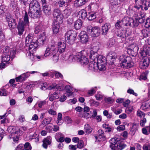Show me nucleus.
Here are the masks:
<instances>
[{"mask_svg":"<svg viewBox=\"0 0 150 150\" xmlns=\"http://www.w3.org/2000/svg\"><path fill=\"white\" fill-rule=\"evenodd\" d=\"M138 47L135 45H132L128 48V52L133 56H136L137 54Z\"/></svg>","mask_w":150,"mask_h":150,"instance_id":"nucleus-13","label":"nucleus"},{"mask_svg":"<svg viewBox=\"0 0 150 150\" xmlns=\"http://www.w3.org/2000/svg\"><path fill=\"white\" fill-rule=\"evenodd\" d=\"M65 121L67 124L71 123L72 122V120L69 116H67L65 117Z\"/></svg>","mask_w":150,"mask_h":150,"instance_id":"nucleus-63","label":"nucleus"},{"mask_svg":"<svg viewBox=\"0 0 150 150\" xmlns=\"http://www.w3.org/2000/svg\"><path fill=\"white\" fill-rule=\"evenodd\" d=\"M8 95V92L6 89L3 88L0 89V96H6Z\"/></svg>","mask_w":150,"mask_h":150,"instance_id":"nucleus-39","label":"nucleus"},{"mask_svg":"<svg viewBox=\"0 0 150 150\" xmlns=\"http://www.w3.org/2000/svg\"><path fill=\"white\" fill-rule=\"evenodd\" d=\"M58 52L61 53L64 51L66 45V43L64 42H59L58 43Z\"/></svg>","mask_w":150,"mask_h":150,"instance_id":"nucleus-16","label":"nucleus"},{"mask_svg":"<svg viewBox=\"0 0 150 150\" xmlns=\"http://www.w3.org/2000/svg\"><path fill=\"white\" fill-rule=\"evenodd\" d=\"M29 73V72L27 71L25 73H24L19 76L17 77L16 78V81L17 82H22L24 81L30 76Z\"/></svg>","mask_w":150,"mask_h":150,"instance_id":"nucleus-12","label":"nucleus"},{"mask_svg":"<svg viewBox=\"0 0 150 150\" xmlns=\"http://www.w3.org/2000/svg\"><path fill=\"white\" fill-rule=\"evenodd\" d=\"M138 126V124L136 123H134L132 124L130 131L132 134L133 135L134 134L135 132L137 129Z\"/></svg>","mask_w":150,"mask_h":150,"instance_id":"nucleus-28","label":"nucleus"},{"mask_svg":"<svg viewBox=\"0 0 150 150\" xmlns=\"http://www.w3.org/2000/svg\"><path fill=\"white\" fill-rule=\"evenodd\" d=\"M43 10L44 13L47 16H50L51 13V7L47 5L43 7Z\"/></svg>","mask_w":150,"mask_h":150,"instance_id":"nucleus-24","label":"nucleus"},{"mask_svg":"<svg viewBox=\"0 0 150 150\" xmlns=\"http://www.w3.org/2000/svg\"><path fill=\"white\" fill-rule=\"evenodd\" d=\"M13 57V56L2 54V60L3 62H7L10 60V58Z\"/></svg>","mask_w":150,"mask_h":150,"instance_id":"nucleus-34","label":"nucleus"},{"mask_svg":"<svg viewBox=\"0 0 150 150\" xmlns=\"http://www.w3.org/2000/svg\"><path fill=\"white\" fill-rule=\"evenodd\" d=\"M88 0H76L74 1L75 6L76 7L81 6L84 5Z\"/></svg>","mask_w":150,"mask_h":150,"instance_id":"nucleus-21","label":"nucleus"},{"mask_svg":"<svg viewBox=\"0 0 150 150\" xmlns=\"http://www.w3.org/2000/svg\"><path fill=\"white\" fill-rule=\"evenodd\" d=\"M62 23L59 21L54 20L52 26V29L54 34H56L58 32L60 26V23Z\"/></svg>","mask_w":150,"mask_h":150,"instance_id":"nucleus-7","label":"nucleus"},{"mask_svg":"<svg viewBox=\"0 0 150 150\" xmlns=\"http://www.w3.org/2000/svg\"><path fill=\"white\" fill-rule=\"evenodd\" d=\"M79 15L81 16L82 19H85L86 17L87 18V14L86 11L85 10H82L79 11Z\"/></svg>","mask_w":150,"mask_h":150,"instance_id":"nucleus-35","label":"nucleus"},{"mask_svg":"<svg viewBox=\"0 0 150 150\" xmlns=\"http://www.w3.org/2000/svg\"><path fill=\"white\" fill-rule=\"evenodd\" d=\"M116 34L118 37L121 38H124L126 37L125 34V31L122 30H119L116 33Z\"/></svg>","mask_w":150,"mask_h":150,"instance_id":"nucleus-31","label":"nucleus"},{"mask_svg":"<svg viewBox=\"0 0 150 150\" xmlns=\"http://www.w3.org/2000/svg\"><path fill=\"white\" fill-rule=\"evenodd\" d=\"M79 36L82 43H85L88 41V37L86 32L81 31L79 35Z\"/></svg>","mask_w":150,"mask_h":150,"instance_id":"nucleus-10","label":"nucleus"},{"mask_svg":"<svg viewBox=\"0 0 150 150\" xmlns=\"http://www.w3.org/2000/svg\"><path fill=\"white\" fill-rule=\"evenodd\" d=\"M16 53L15 50L12 48H10L8 47H5L4 50L3 54L6 55L14 56Z\"/></svg>","mask_w":150,"mask_h":150,"instance_id":"nucleus-11","label":"nucleus"},{"mask_svg":"<svg viewBox=\"0 0 150 150\" xmlns=\"http://www.w3.org/2000/svg\"><path fill=\"white\" fill-rule=\"evenodd\" d=\"M98 49V47L96 51L91 50L90 52V58L93 61L90 62L89 64L88 69L92 71H95L98 68L100 71L105 69V58L102 55H99L97 58V51Z\"/></svg>","mask_w":150,"mask_h":150,"instance_id":"nucleus-1","label":"nucleus"},{"mask_svg":"<svg viewBox=\"0 0 150 150\" xmlns=\"http://www.w3.org/2000/svg\"><path fill=\"white\" fill-rule=\"evenodd\" d=\"M52 55H53V56L51 57V59L54 62H57L59 58L58 54L56 53V54Z\"/></svg>","mask_w":150,"mask_h":150,"instance_id":"nucleus-48","label":"nucleus"},{"mask_svg":"<svg viewBox=\"0 0 150 150\" xmlns=\"http://www.w3.org/2000/svg\"><path fill=\"white\" fill-rule=\"evenodd\" d=\"M32 51H29V52H28L27 53V56L29 57L32 60H33L34 58V55Z\"/></svg>","mask_w":150,"mask_h":150,"instance_id":"nucleus-54","label":"nucleus"},{"mask_svg":"<svg viewBox=\"0 0 150 150\" xmlns=\"http://www.w3.org/2000/svg\"><path fill=\"white\" fill-rule=\"evenodd\" d=\"M138 20H139L140 23H143L145 20L144 17L142 16V14H139V16H138V17L136 18Z\"/></svg>","mask_w":150,"mask_h":150,"instance_id":"nucleus-52","label":"nucleus"},{"mask_svg":"<svg viewBox=\"0 0 150 150\" xmlns=\"http://www.w3.org/2000/svg\"><path fill=\"white\" fill-rule=\"evenodd\" d=\"M41 10L40 6L36 0L32 1L29 4V10Z\"/></svg>","mask_w":150,"mask_h":150,"instance_id":"nucleus-8","label":"nucleus"},{"mask_svg":"<svg viewBox=\"0 0 150 150\" xmlns=\"http://www.w3.org/2000/svg\"><path fill=\"white\" fill-rule=\"evenodd\" d=\"M137 115L140 117H141L142 116L144 117L145 116V114L141 110H138L137 112Z\"/></svg>","mask_w":150,"mask_h":150,"instance_id":"nucleus-61","label":"nucleus"},{"mask_svg":"<svg viewBox=\"0 0 150 150\" xmlns=\"http://www.w3.org/2000/svg\"><path fill=\"white\" fill-rule=\"evenodd\" d=\"M29 23L28 15L27 12L25 11L23 16V21H20L18 23L17 27L18 31L17 34L18 35L20 36L22 35L24 31L25 27L28 26Z\"/></svg>","mask_w":150,"mask_h":150,"instance_id":"nucleus-2","label":"nucleus"},{"mask_svg":"<svg viewBox=\"0 0 150 150\" xmlns=\"http://www.w3.org/2000/svg\"><path fill=\"white\" fill-rule=\"evenodd\" d=\"M84 147V142L82 140H80L77 144V147L79 149H82Z\"/></svg>","mask_w":150,"mask_h":150,"instance_id":"nucleus-46","label":"nucleus"},{"mask_svg":"<svg viewBox=\"0 0 150 150\" xmlns=\"http://www.w3.org/2000/svg\"><path fill=\"white\" fill-rule=\"evenodd\" d=\"M126 146V145L124 144L123 143H120L119 141L118 143H117V145H116V147H117L118 149L120 150L123 149Z\"/></svg>","mask_w":150,"mask_h":150,"instance_id":"nucleus-47","label":"nucleus"},{"mask_svg":"<svg viewBox=\"0 0 150 150\" xmlns=\"http://www.w3.org/2000/svg\"><path fill=\"white\" fill-rule=\"evenodd\" d=\"M144 9L146 10H147L148 8L150 7V0H145L144 2Z\"/></svg>","mask_w":150,"mask_h":150,"instance_id":"nucleus-41","label":"nucleus"},{"mask_svg":"<svg viewBox=\"0 0 150 150\" xmlns=\"http://www.w3.org/2000/svg\"><path fill=\"white\" fill-rule=\"evenodd\" d=\"M77 61L82 65H84L87 64L88 63V59L85 56L82 55L80 53H77Z\"/></svg>","mask_w":150,"mask_h":150,"instance_id":"nucleus-6","label":"nucleus"},{"mask_svg":"<svg viewBox=\"0 0 150 150\" xmlns=\"http://www.w3.org/2000/svg\"><path fill=\"white\" fill-rule=\"evenodd\" d=\"M100 32V30L98 27H94L91 35L93 37H98L99 35Z\"/></svg>","mask_w":150,"mask_h":150,"instance_id":"nucleus-18","label":"nucleus"},{"mask_svg":"<svg viewBox=\"0 0 150 150\" xmlns=\"http://www.w3.org/2000/svg\"><path fill=\"white\" fill-rule=\"evenodd\" d=\"M89 102L91 105L94 106L95 107H97L99 105V103L98 102L95 101L92 99L89 100Z\"/></svg>","mask_w":150,"mask_h":150,"instance_id":"nucleus-43","label":"nucleus"},{"mask_svg":"<svg viewBox=\"0 0 150 150\" xmlns=\"http://www.w3.org/2000/svg\"><path fill=\"white\" fill-rule=\"evenodd\" d=\"M66 2L64 0H59L57 2H56L54 4L55 6L59 5V7H62L65 5Z\"/></svg>","mask_w":150,"mask_h":150,"instance_id":"nucleus-32","label":"nucleus"},{"mask_svg":"<svg viewBox=\"0 0 150 150\" xmlns=\"http://www.w3.org/2000/svg\"><path fill=\"white\" fill-rule=\"evenodd\" d=\"M5 39L4 35L2 31V29L0 27V42L3 41Z\"/></svg>","mask_w":150,"mask_h":150,"instance_id":"nucleus-53","label":"nucleus"},{"mask_svg":"<svg viewBox=\"0 0 150 150\" xmlns=\"http://www.w3.org/2000/svg\"><path fill=\"white\" fill-rule=\"evenodd\" d=\"M104 100L106 103L108 104L112 103L114 102V100L110 97H105Z\"/></svg>","mask_w":150,"mask_h":150,"instance_id":"nucleus-44","label":"nucleus"},{"mask_svg":"<svg viewBox=\"0 0 150 150\" xmlns=\"http://www.w3.org/2000/svg\"><path fill=\"white\" fill-rule=\"evenodd\" d=\"M46 39V36L45 35V33H43L40 35L39 38L37 40H36L37 43L39 45H43L44 44Z\"/></svg>","mask_w":150,"mask_h":150,"instance_id":"nucleus-19","label":"nucleus"},{"mask_svg":"<svg viewBox=\"0 0 150 150\" xmlns=\"http://www.w3.org/2000/svg\"><path fill=\"white\" fill-rule=\"evenodd\" d=\"M150 100L146 101L142 103L141 108L142 110H145L150 107Z\"/></svg>","mask_w":150,"mask_h":150,"instance_id":"nucleus-26","label":"nucleus"},{"mask_svg":"<svg viewBox=\"0 0 150 150\" xmlns=\"http://www.w3.org/2000/svg\"><path fill=\"white\" fill-rule=\"evenodd\" d=\"M110 28L111 25L110 23H107L104 24L102 27V34L103 35H106Z\"/></svg>","mask_w":150,"mask_h":150,"instance_id":"nucleus-15","label":"nucleus"},{"mask_svg":"<svg viewBox=\"0 0 150 150\" xmlns=\"http://www.w3.org/2000/svg\"><path fill=\"white\" fill-rule=\"evenodd\" d=\"M52 138L50 137H47L44 139L43 140V144L42 146L45 149H47V145L50 144L51 143Z\"/></svg>","mask_w":150,"mask_h":150,"instance_id":"nucleus-17","label":"nucleus"},{"mask_svg":"<svg viewBox=\"0 0 150 150\" xmlns=\"http://www.w3.org/2000/svg\"><path fill=\"white\" fill-rule=\"evenodd\" d=\"M36 40V39L35 38H33L32 36L30 35H28L26 37L25 42L26 45H27V44L29 45L32 42H33V41H35Z\"/></svg>","mask_w":150,"mask_h":150,"instance_id":"nucleus-23","label":"nucleus"},{"mask_svg":"<svg viewBox=\"0 0 150 150\" xmlns=\"http://www.w3.org/2000/svg\"><path fill=\"white\" fill-rule=\"evenodd\" d=\"M117 139H115V138H112L110 140V142L111 144H113L115 145V146H116L117 143H118L119 141L117 140Z\"/></svg>","mask_w":150,"mask_h":150,"instance_id":"nucleus-51","label":"nucleus"},{"mask_svg":"<svg viewBox=\"0 0 150 150\" xmlns=\"http://www.w3.org/2000/svg\"><path fill=\"white\" fill-rule=\"evenodd\" d=\"M8 23V26L11 29L15 28L16 26V23L14 19H11V20L7 21Z\"/></svg>","mask_w":150,"mask_h":150,"instance_id":"nucleus-25","label":"nucleus"},{"mask_svg":"<svg viewBox=\"0 0 150 150\" xmlns=\"http://www.w3.org/2000/svg\"><path fill=\"white\" fill-rule=\"evenodd\" d=\"M53 14L54 17H55L56 19L54 20L59 21L60 22H62V20L63 19V15L61 13L60 9L58 8L54 9L53 11Z\"/></svg>","mask_w":150,"mask_h":150,"instance_id":"nucleus-5","label":"nucleus"},{"mask_svg":"<svg viewBox=\"0 0 150 150\" xmlns=\"http://www.w3.org/2000/svg\"><path fill=\"white\" fill-rule=\"evenodd\" d=\"M127 92L128 93L133 94L135 96H137V94L135 93L133 90L130 88L127 90Z\"/></svg>","mask_w":150,"mask_h":150,"instance_id":"nucleus-58","label":"nucleus"},{"mask_svg":"<svg viewBox=\"0 0 150 150\" xmlns=\"http://www.w3.org/2000/svg\"><path fill=\"white\" fill-rule=\"evenodd\" d=\"M23 146L24 145L23 144H19L17 147L16 150H23Z\"/></svg>","mask_w":150,"mask_h":150,"instance_id":"nucleus-64","label":"nucleus"},{"mask_svg":"<svg viewBox=\"0 0 150 150\" xmlns=\"http://www.w3.org/2000/svg\"><path fill=\"white\" fill-rule=\"evenodd\" d=\"M132 22L133 26L134 27H137L139 25V23H140L139 20H138L136 18L134 19H132Z\"/></svg>","mask_w":150,"mask_h":150,"instance_id":"nucleus-49","label":"nucleus"},{"mask_svg":"<svg viewBox=\"0 0 150 150\" xmlns=\"http://www.w3.org/2000/svg\"><path fill=\"white\" fill-rule=\"evenodd\" d=\"M122 20L121 21H118L115 24V26L117 29L120 28L123 25Z\"/></svg>","mask_w":150,"mask_h":150,"instance_id":"nucleus-55","label":"nucleus"},{"mask_svg":"<svg viewBox=\"0 0 150 150\" xmlns=\"http://www.w3.org/2000/svg\"><path fill=\"white\" fill-rule=\"evenodd\" d=\"M71 10L69 8H66L64 11V16L66 18H68L71 14Z\"/></svg>","mask_w":150,"mask_h":150,"instance_id":"nucleus-37","label":"nucleus"},{"mask_svg":"<svg viewBox=\"0 0 150 150\" xmlns=\"http://www.w3.org/2000/svg\"><path fill=\"white\" fill-rule=\"evenodd\" d=\"M47 48H49L52 54H54L57 53V50H56L55 47L54 45H50Z\"/></svg>","mask_w":150,"mask_h":150,"instance_id":"nucleus-33","label":"nucleus"},{"mask_svg":"<svg viewBox=\"0 0 150 150\" xmlns=\"http://www.w3.org/2000/svg\"><path fill=\"white\" fill-rule=\"evenodd\" d=\"M5 7L3 5L0 6V15H2L6 11Z\"/></svg>","mask_w":150,"mask_h":150,"instance_id":"nucleus-57","label":"nucleus"},{"mask_svg":"<svg viewBox=\"0 0 150 150\" xmlns=\"http://www.w3.org/2000/svg\"><path fill=\"white\" fill-rule=\"evenodd\" d=\"M77 53L76 55H71L69 56V60L70 61L73 62L75 60H77Z\"/></svg>","mask_w":150,"mask_h":150,"instance_id":"nucleus-42","label":"nucleus"},{"mask_svg":"<svg viewBox=\"0 0 150 150\" xmlns=\"http://www.w3.org/2000/svg\"><path fill=\"white\" fill-rule=\"evenodd\" d=\"M51 54V53L50 52L49 48H48L47 47L45 51V52L44 54V56L45 57H47Z\"/></svg>","mask_w":150,"mask_h":150,"instance_id":"nucleus-60","label":"nucleus"},{"mask_svg":"<svg viewBox=\"0 0 150 150\" xmlns=\"http://www.w3.org/2000/svg\"><path fill=\"white\" fill-rule=\"evenodd\" d=\"M36 41L37 40L35 41H33V42L30 44L29 45V51H32L33 53L35 52L38 46L37 42Z\"/></svg>","mask_w":150,"mask_h":150,"instance_id":"nucleus-14","label":"nucleus"},{"mask_svg":"<svg viewBox=\"0 0 150 150\" xmlns=\"http://www.w3.org/2000/svg\"><path fill=\"white\" fill-rule=\"evenodd\" d=\"M84 130L87 134H89L91 133L92 129L88 124H86L84 126Z\"/></svg>","mask_w":150,"mask_h":150,"instance_id":"nucleus-36","label":"nucleus"},{"mask_svg":"<svg viewBox=\"0 0 150 150\" xmlns=\"http://www.w3.org/2000/svg\"><path fill=\"white\" fill-rule=\"evenodd\" d=\"M120 66L122 68L128 69L134 65V63L132 61L130 57L125 55L120 56Z\"/></svg>","mask_w":150,"mask_h":150,"instance_id":"nucleus-3","label":"nucleus"},{"mask_svg":"<svg viewBox=\"0 0 150 150\" xmlns=\"http://www.w3.org/2000/svg\"><path fill=\"white\" fill-rule=\"evenodd\" d=\"M76 35L75 32L72 30L67 31L65 35V40L70 44H72L75 40Z\"/></svg>","mask_w":150,"mask_h":150,"instance_id":"nucleus-4","label":"nucleus"},{"mask_svg":"<svg viewBox=\"0 0 150 150\" xmlns=\"http://www.w3.org/2000/svg\"><path fill=\"white\" fill-rule=\"evenodd\" d=\"M146 48L145 49L141 50L140 52L141 56L143 57H145L147 55V53L146 52Z\"/></svg>","mask_w":150,"mask_h":150,"instance_id":"nucleus-59","label":"nucleus"},{"mask_svg":"<svg viewBox=\"0 0 150 150\" xmlns=\"http://www.w3.org/2000/svg\"><path fill=\"white\" fill-rule=\"evenodd\" d=\"M24 149L25 150H31L32 147L29 143L27 142L24 145Z\"/></svg>","mask_w":150,"mask_h":150,"instance_id":"nucleus-50","label":"nucleus"},{"mask_svg":"<svg viewBox=\"0 0 150 150\" xmlns=\"http://www.w3.org/2000/svg\"><path fill=\"white\" fill-rule=\"evenodd\" d=\"M28 13L30 16L31 18H37L40 17L41 11V10L36 11L32 9V10H28Z\"/></svg>","mask_w":150,"mask_h":150,"instance_id":"nucleus-9","label":"nucleus"},{"mask_svg":"<svg viewBox=\"0 0 150 150\" xmlns=\"http://www.w3.org/2000/svg\"><path fill=\"white\" fill-rule=\"evenodd\" d=\"M148 67V66H146V64L144 63L143 61L142 62L140 63V68L142 69H146Z\"/></svg>","mask_w":150,"mask_h":150,"instance_id":"nucleus-56","label":"nucleus"},{"mask_svg":"<svg viewBox=\"0 0 150 150\" xmlns=\"http://www.w3.org/2000/svg\"><path fill=\"white\" fill-rule=\"evenodd\" d=\"M117 129L119 131H123L125 129V127L124 125H121L117 127Z\"/></svg>","mask_w":150,"mask_h":150,"instance_id":"nucleus-62","label":"nucleus"},{"mask_svg":"<svg viewBox=\"0 0 150 150\" xmlns=\"http://www.w3.org/2000/svg\"><path fill=\"white\" fill-rule=\"evenodd\" d=\"M62 134L61 133H57L56 135V140L58 142H64V138L63 137H60L59 138H57L58 137V136L59 135L60 136H61Z\"/></svg>","mask_w":150,"mask_h":150,"instance_id":"nucleus-40","label":"nucleus"},{"mask_svg":"<svg viewBox=\"0 0 150 150\" xmlns=\"http://www.w3.org/2000/svg\"><path fill=\"white\" fill-rule=\"evenodd\" d=\"M59 97L58 93L56 92H54L52 94H51L49 96L50 100L51 101H53L54 100L58 99Z\"/></svg>","mask_w":150,"mask_h":150,"instance_id":"nucleus-27","label":"nucleus"},{"mask_svg":"<svg viewBox=\"0 0 150 150\" xmlns=\"http://www.w3.org/2000/svg\"><path fill=\"white\" fill-rule=\"evenodd\" d=\"M132 18L128 17H125L122 20L123 25L125 26H130L131 25V22Z\"/></svg>","mask_w":150,"mask_h":150,"instance_id":"nucleus-20","label":"nucleus"},{"mask_svg":"<svg viewBox=\"0 0 150 150\" xmlns=\"http://www.w3.org/2000/svg\"><path fill=\"white\" fill-rule=\"evenodd\" d=\"M95 13L93 11L88 12L87 14V18L89 21H92L94 19L96 18V15L95 14Z\"/></svg>","mask_w":150,"mask_h":150,"instance_id":"nucleus-29","label":"nucleus"},{"mask_svg":"<svg viewBox=\"0 0 150 150\" xmlns=\"http://www.w3.org/2000/svg\"><path fill=\"white\" fill-rule=\"evenodd\" d=\"M98 135L97 136H95V138L96 139L98 138H104V132L100 129H99L98 131Z\"/></svg>","mask_w":150,"mask_h":150,"instance_id":"nucleus-38","label":"nucleus"},{"mask_svg":"<svg viewBox=\"0 0 150 150\" xmlns=\"http://www.w3.org/2000/svg\"><path fill=\"white\" fill-rule=\"evenodd\" d=\"M65 89L66 91L64 94L65 95L68 97L72 95L73 92H72V88L70 85H67L65 87Z\"/></svg>","mask_w":150,"mask_h":150,"instance_id":"nucleus-22","label":"nucleus"},{"mask_svg":"<svg viewBox=\"0 0 150 150\" xmlns=\"http://www.w3.org/2000/svg\"><path fill=\"white\" fill-rule=\"evenodd\" d=\"M82 25V22L80 19L76 20L74 23V26L76 30L79 29Z\"/></svg>","mask_w":150,"mask_h":150,"instance_id":"nucleus-30","label":"nucleus"},{"mask_svg":"<svg viewBox=\"0 0 150 150\" xmlns=\"http://www.w3.org/2000/svg\"><path fill=\"white\" fill-rule=\"evenodd\" d=\"M135 4L140 6L142 7V6L144 5V0H134Z\"/></svg>","mask_w":150,"mask_h":150,"instance_id":"nucleus-45","label":"nucleus"}]
</instances>
